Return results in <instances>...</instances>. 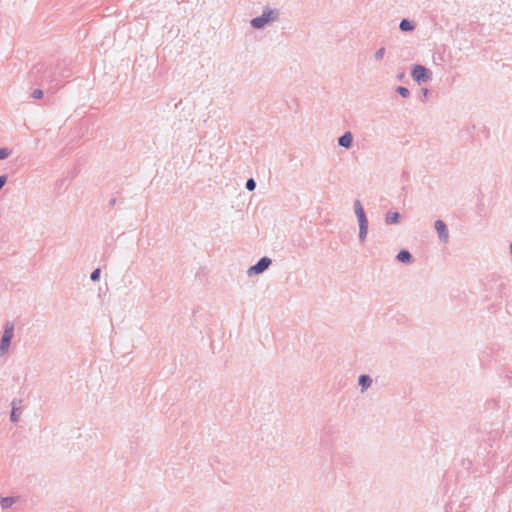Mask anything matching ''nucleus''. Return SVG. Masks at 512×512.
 <instances>
[{"label": "nucleus", "instance_id": "obj_1", "mask_svg": "<svg viewBox=\"0 0 512 512\" xmlns=\"http://www.w3.org/2000/svg\"><path fill=\"white\" fill-rule=\"evenodd\" d=\"M487 297L492 299H502L507 296L508 288L505 279L498 274H490L484 283Z\"/></svg>", "mask_w": 512, "mask_h": 512}, {"label": "nucleus", "instance_id": "obj_2", "mask_svg": "<svg viewBox=\"0 0 512 512\" xmlns=\"http://www.w3.org/2000/svg\"><path fill=\"white\" fill-rule=\"evenodd\" d=\"M354 211L359 224V241L363 244L368 234V219L360 200L354 201Z\"/></svg>", "mask_w": 512, "mask_h": 512}, {"label": "nucleus", "instance_id": "obj_3", "mask_svg": "<svg viewBox=\"0 0 512 512\" xmlns=\"http://www.w3.org/2000/svg\"><path fill=\"white\" fill-rule=\"evenodd\" d=\"M278 17L279 10L267 6L263 9L262 14L260 16L255 17L251 20L250 24L255 29H262L268 23L277 20Z\"/></svg>", "mask_w": 512, "mask_h": 512}, {"label": "nucleus", "instance_id": "obj_4", "mask_svg": "<svg viewBox=\"0 0 512 512\" xmlns=\"http://www.w3.org/2000/svg\"><path fill=\"white\" fill-rule=\"evenodd\" d=\"M14 336V324L12 322H6L4 325V331L0 338V355H4L9 350L12 338Z\"/></svg>", "mask_w": 512, "mask_h": 512}, {"label": "nucleus", "instance_id": "obj_5", "mask_svg": "<svg viewBox=\"0 0 512 512\" xmlns=\"http://www.w3.org/2000/svg\"><path fill=\"white\" fill-rule=\"evenodd\" d=\"M411 75L414 81L418 84L427 82L431 79V72L425 66L416 64L412 67Z\"/></svg>", "mask_w": 512, "mask_h": 512}, {"label": "nucleus", "instance_id": "obj_6", "mask_svg": "<svg viewBox=\"0 0 512 512\" xmlns=\"http://www.w3.org/2000/svg\"><path fill=\"white\" fill-rule=\"evenodd\" d=\"M271 263H272V260L269 257L265 256V257L260 258L256 264L252 265L247 270L248 276H253V275L263 273L264 271H266L269 268Z\"/></svg>", "mask_w": 512, "mask_h": 512}, {"label": "nucleus", "instance_id": "obj_7", "mask_svg": "<svg viewBox=\"0 0 512 512\" xmlns=\"http://www.w3.org/2000/svg\"><path fill=\"white\" fill-rule=\"evenodd\" d=\"M434 225L440 241L447 242L449 238V232L445 222L442 220H436Z\"/></svg>", "mask_w": 512, "mask_h": 512}, {"label": "nucleus", "instance_id": "obj_8", "mask_svg": "<svg viewBox=\"0 0 512 512\" xmlns=\"http://www.w3.org/2000/svg\"><path fill=\"white\" fill-rule=\"evenodd\" d=\"M353 144V134L350 131L345 132L342 136L338 138V145L345 148L350 149Z\"/></svg>", "mask_w": 512, "mask_h": 512}, {"label": "nucleus", "instance_id": "obj_9", "mask_svg": "<svg viewBox=\"0 0 512 512\" xmlns=\"http://www.w3.org/2000/svg\"><path fill=\"white\" fill-rule=\"evenodd\" d=\"M358 385L362 391H365L372 385V378L369 375L362 374L358 378Z\"/></svg>", "mask_w": 512, "mask_h": 512}, {"label": "nucleus", "instance_id": "obj_10", "mask_svg": "<svg viewBox=\"0 0 512 512\" xmlns=\"http://www.w3.org/2000/svg\"><path fill=\"white\" fill-rule=\"evenodd\" d=\"M396 259L402 263H410L413 260L412 254L408 250H401L398 252Z\"/></svg>", "mask_w": 512, "mask_h": 512}, {"label": "nucleus", "instance_id": "obj_11", "mask_svg": "<svg viewBox=\"0 0 512 512\" xmlns=\"http://www.w3.org/2000/svg\"><path fill=\"white\" fill-rule=\"evenodd\" d=\"M400 220V214L398 212H388L385 215V223L387 225H392L398 223Z\"/></svg>", "mask_w": 512, "mask_h": 512}, {"label": "nucleus", "instance_id": "obj_12", "mask_svg": "<svg viewBox=\"0 0 512 512\" xmlns=\"http://www.w3.org/2000/svg\"><path fill=\"white\" fill-rule=\"evenodd\" d=\"M17 498L12 496L2 497L0 499V505L2 509H8L12 507L13 504L16 503Z\"/></svg>", "mask_w": 512, "mask_h": 512}, {"label": "nucleus", "instance_id": "obj_13", "mask_svg": "<svg viewBox=\"0 0 512 512\" xmlns=\"http://www.w3.org/2000/svg\"><path fill=\"white\" fill-rule=\"evenodd\" d=\"M399 28L403 32H408V31H412L415 28V26L412 21H410L408 19H403V20H401V22L399 24Z\"/></svg>", "mask_w": 512, "mask_h": 512}, {"label": "nucleus", "instance_id": "obj_14", "mask_svg": "<svg viewBox=\"0 0 512 512\" xmlns=\"http://www.w3.org/2000/svg\"><path fill=\"white\" fill-rule=\"evenodd\" d=\"M12 411L10 415V420L14 423L18 422L21 410L15 407V401L12 402Z\"/></svg>", "mask_w": 512, "mask_h": 512}, {"label": "nucleus", "instance_id": "obj_15", "mask_svg": "<svg viewBox=\"0 0 512 512\" xmlns=\"http://www.w3.org/2000/svg\"><path fill=\"white\" fill-rule=\"evenodd\" d=\"M71 75H72L71 69L65 68V69L61 70L57 75L55 74L54 80H57V76H59L61 78H68Z\"/></svg>", "mask_w": 512, "mask_h": 512}, {"label": "nucleus", "instance_id": "obj_16", "mask_svg": "<svg viewBox=\"0 0 512 512\" xmlns=\"http://www.w3.org/2000/svg\"><path fill=\"white\" fill-rule=\"evenodd\" d=\"M396 92L399 93L403 98H408L410 96V91L404 86H398L396 88Z\"/></svg>", "mask_w": 512, "mask_h": 512}, {"label": "nucleus", "instance_id": "obj_17", "mask_svg": "<svg viewBox=\"0 0 512 512\" xmlns=\"http://www.w3.org/2000/svg\"><path fill=\"white\" fill-rule=\"evenodd\" d=\"M384 55H385V48H384V47H381V48H379V49L374 53V58H375V60L380 61V60H382V59H383Z\"/></svg>", "mask_w": 512, "mask_h": 512}, {"label": "nucleus", "instance_id": "obj_18", "mask_svg": "<svg viewBox=\"0 0 512 512\" xmlns=\"http://www.w3.org/2000/svg\"><path fill=\"white\" fill-rule=\"evenodd\" d=\"M245 188L248 190V191H253L255 188H256V182L253 178H249L247 181H246V184H245Z\"/></svg>", "mask_w": 512, "mask_h": 512}, {"label": "nucleus", "instance_id": "obj_19", "mask_svg": "<svg viewBox=\"0 0 512 512\" xmlns=\"http://www.w3.org/2000/svg\"><path fill=\"white\" fill-rule=\"evenodd\" d=\"M100 275H101V271H100V269H99V268H97V269L93 270V271H92V273H91V275H90V279H91V281H93V282H97V281H99V279H100Z\"/></svg>", "mask_w": 512, "mask_h": 512}, {"label": "nucleus", "instance_id": "obj_20", "mask_svg": "<svg viewBox=\"0 0 512 512\" xmlns=\"http://www.w3.org/2000/svg\"><path fill=\"white\" fill-rule=\"evenodd\" d=\"M10 154L11 151L8 148H0V160L8 158Z\"/></svg>", "mask_w": 512, "mask_h": 512}, {"label": "nucleus", "instance_id": "obj_21", "mask_svg": "<svg viewBox=\"0 0 512 512\" xmlns=\"http://www.w3.org/2000/svg\"><path fill=\"white\" fill-rule=\"evenodd\" d=\"M31 97L34 99H41L43 97V91L41 89H35L32 91Z\"/></svg>", "mask_w": 512, "mask_h": 512}, {"label": "nucleus", "instance_id": "obj_22", "mask_svg": "<svg viewBox=\"0 0 512 512\" xmlns=\"http://www.w3.org/2000/svg\"><path fill=\"white\" fill-rule=\"evenodd\" d=\"M6 182H7V176L1 175L0 176V190L3 188V186L6 184Z\"/></svg>", "mask_w": 512, "mask_h": 512}, {"label": "nucleus", "instance_id": "obj_23", "mask_svg": "<svg viewBox=\"0 0 512 512\" xmlns=\"http://www.w3.org/2000/svg\"><path fill=\"white\" fill-rule=\"evenodd\" d=\"M404 77H405L404 73H400V74L397 75V79L398 80H403Z\"/></svg>", "mask_w": 512, "mask_h": 512}, {"label": "nucleus", "instance_id": "obj_24", "mask_svg": "<svg viewBox=\"0 0 512 512\" xmlns=\"http://www.w3.org/2000/svg\"><path fill=\"white\" fill-rule=\"evenodd\" d=\"M423 95L426 97L428 94V89L424 88L422 89Z\"/></svg>", "mask_w": 512, "mask_h": 512}, {"label": "nucleus", "instance_id": "obj_25", "mask_svg": "<svg viewBox=\"0 0 512 512\" xmlns=\"http://www.w3.org/2000/svg\"><path fill=\"white\" fill-rule=\"evenodd\" d=\"M115 201H116L115 199H112V200L110 201V204H111V205H114V204H115Z\"/></svg>", "mask_w": 512, "mask_h": 512}]
</instances>
